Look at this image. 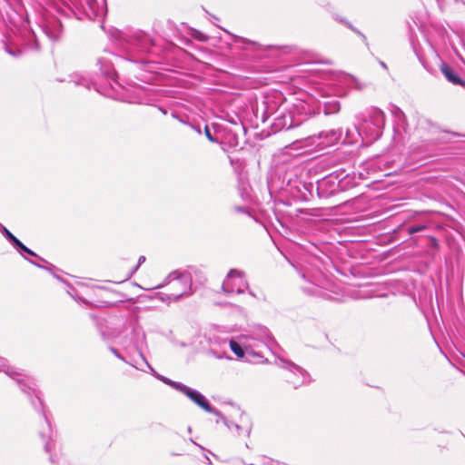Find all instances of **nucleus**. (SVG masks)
<instances>
[{"label":"nucleus","mask_w":465,"mask_h":465,"mask_svg":"<svg viewBox=\"0 0 465 465\" xmlns=\"http://www.w3.org/2000/svg\"><path fill=\"white\" fill-rule=\"evenodd\" d=\"M0 372H4L6 376L15 381L21 391L25 393L30 400L33 408L41 413L45 427L39 431V436L44 442V450L46 453H50L49 460L52 463H57L59 459L56 454H53L55 444L54 441V431L51 427L50 420L45 411V406L41 399V392L37 388V384L31 376L24 373L20 370L11 366L5 358L0 357Z\"/></svg>","instance_id":"f257e3e1"},{"label":"nucleus","mask_w":465,"mask_h":465,"mask_svg":"<svg viewBox=\"0 0 465 465\" xmlns=\"http://www.w3.org/2000/svg\"><path fill=\"white\" fill-rule=\"evenodd\" d=\"M109 35L114 44L129 55L128 60L132 62H143L136 56L151 52L153 46V41L150 35L140 30L113 29Z\"/></svg>","instance_id":"f03ea898"},{"label":"nucleus","mask_w":465,"mask_h":465,"mask_svg":"<svg viewBox=\"0 0 465 465\" xmlns=\"http://www.w3.org/2000/svg\"><path fill=\"white\" fill-rule=\"evenodd\" d=\"M166 285H171L172 292L159 293L160 299L164 302H175L182 296L192 293V275L189 272L173 271L154 289Z\"/></svg>","instance_id":"7ed1b4c3"},{"label":"nucleus","mask_w":465,"mask_h":465,"mask_svg":"<svg viewBox=\"0 0 465 465\" xmlns=\"http://www.w3.org/2000/svg\"><path fill=\"white\" fill-rule=\"evenodd\" d=\"M385 125V114L379 108H371L361 124L357 126L360 136L365 138L367 143L378 140Z\"/></svg>","instance_id":"20e7f679"},{"label":"nucleus","mask_w":465,"mask_h":465,"mask_svg":"<svg viewBox=\"0 0 465 465\" xmlns=\"http://www.w3.org/2000/svg\"><path fill=\"white\" fill-rule=\"evenodd\" d=\"M117 343L129 358L136 352L142 362L147 361L143 354V349L147 347L146 335L142 327L133 326L130 331L118 337Z\"/></svg>","instance_id":"39448f33"},{"label":"nucleus","mask_w":465,"mask_h":465,"mask_svg":"<svg viewBox=\"0 0 465 465\" xmlns=\"http://www.w3.org/2000/svg\"><path fill=\"white\" fill-rule=\"evenodd\" d=\"M70 4L72 12L75 15L77 19L84 17L90 20L102 17L105 11V0H64Z\"/></svg>","instance_id":"423d86ee"},{"label":"nucleus","mask_w":465,"mask_h":465,"mask_svg":"<svg viewBox=\"0 0 465 465\" xmlns=\"http://www.w3.org/2000/svg\"><path fill=\"white\" fill-rule=\"evenodd\" d=\"M275 364L286 371L284 379L293 388L297 389L310 381L307 371L292 361L278 357Z\"/></svg>","instance_id":"0eeeda50"},{"label":"nucleus","mask_w":465,"mask_h":465,"mask_svg":"<svg viewBox=\"0 0 465 465\" xmlns=\"http://www.w3.org/2000/svg\"><path fill=\"white\" fill-rule=\"evenodd\" d=\"M222 290L228 294H241L249 292L250 295L255 297V294L249 290V284L245 279V273L237 269H231L223 280Z\"/></svg>","instance_id":"6e6552de"},{"label":"nucleus","mask_w":465,"mask_h":465,"mask_svg":"<svg viewBox=\"0 0 465 465\" xmlns=\"http://www.w3.org/2000/svg\"><path fill=\"white\" fill-rule=\"evenodd\" d=\"M305 119L306 115H296L294 112L285 108H279L276 111V116L272 124V128L273 132H280L283 129L289 130L292 127L299 126Z\"/></svg>","instance_id":"1a4fd4ad"},{"label":"nucleus","mask_w":465,"mask_h":465,"mask_svg":"<svg viewBox=\"0 0 465 465\" xmlns=\"http://www.w3.org/2000/svg\"><path fill=\"white\" fill-rule=\"evenodd\" d=\"M39 26L41 28V32L51 41L58 40L63 32L61 21L54 16H47L44 18Z\"/></svg>","instance_id":"9d476101"},{"label":"nucleus","mask_w":465,"mask_h":465,"mask_svg":"<svg viewBox=\"0 0 465 465\" xmlns=\"http://www.w3.org/2000/svg\"><path fill=\"white\" fill-rule=\"evenodd\" d=\"M179 387L181 388L179 391L186 395L192 401L203 409L205 411L214 415H220V411L212 407L207 399L200 391L193 390L184 384Z\"/></svg>","instance_id":"9b49d317"},{"label":"nucleus","mask_w":465,"mask_h":465,"mask_svg":"<svg viewBox=\"0 0 465 465\" xmlns=\"http://www.w3.org/2000/svg\"><path fill=\"white\" fill-rule=\"evenodd\" d=\"M114 59L116 61L120 60L119 57L108 52H104L97 58V65L101 74L108 80H114L116 77Z\"/></svg>","instance_id":"f8f14e48"},{"label":"nucleus","mask_w":465,"mask_h":465,"mask_svg":"<svg viewBox=\"0 0 465 465\" xmlns=\"http://www.w3.org/2000/svg\"><path fill=\"white\" fill-rule=\"evenodd\" d=\"M323 282L324 277L322 272H319L308 279L307 284L303 285L302 288L303 292L308 294L324 297L325 292L322 286Z\"/></svg>","instance_id":"ddd939ff"},{"label":"nucleus","mask_w":465,"mask_h":465,"mask_svg":"<svg viewBox=\"0 0 465 465\" xmlns=\"http://www.w3.org/2000/svg\"><path fill=\"white\" fill-rule=\"evenodd\" d=\"M250 338L259 341L264 347L271 349L274 344V339L272 336L270 331L262 325L254 327L250 333Z\"/></svg>","instance_id":"4468645a"},{"label":"nucleus","mask_w":465,"mask_h":465,"mask_svg":"<svg viewBox=\"0 0 465 465\" xmlns=\"http://www.w3.org/2000/svg\"><path fill=\"white\" fill-rule=\"evenodd\" d=\"M68 82L73 83L75 86H82L88 90L94 88L98 91L95 81L87 74L74 72L68 75Z\"/></svg>","instance_id":"2eb2a0df"},{"label":"nucleus","mask_w":465,"mask_h":465,"mask_svg":"<svg viewBox=\"0 0 465 465\" xmlns=\"http://www.w3.org/2000/svg\"><path fill=\"white\" fill-rule=\"evenodd\" d=\"M341 132L340 130L331 129L321 132L318 135V138L323 139L324 141H322V143L324 146H328L338 142L339 139L341 138Z\"/></svg>","instance_id":"dca6fc26"},{"label":"nucleus","mask_w":465,"mask_h":465,"mask_svg":"<svg viewBox=\"0 0 465 465\" xmlns=\"http://www.w3.org/2000/svg\"><path fill=\"white\" fill-rule=\"evenodd\" d=\"M145 90L142 87H134L133 90L127 91L126 97L124 101L130 104H143L144 102Z\"/></svg>","instance_id":"f3484780"},{"label":"nucleus","mask_w":465,"mask_h":465,"mask_svg":"<svg viewBox=\"0 0 465 465\" xmlns=\"http://www.w3.org/2000/svg\"><path fill=\"white\" fill-rule=\"evenodd\" d=\"M440 71L447 80L453 84L465 85V82L446 64H442Z\"/></svg>","instance_id":"a211bd4d"},{"label":"nucleus","mask_w":465,"mask_h":465,"mask_svg":"<svg viewBox=\"0 0 465 465\" xmlns=\"http://www.w3.org/2000/svg\"><path fill=\"white\" fill-rule=\"evenodd\" d=\"M109 350L117 359L121 360L122 361L131 365L132 367H134L137 370L145 371V370L141 367L139 361L135 357L131 356V358H129L128 355L124 356L114 347H110Z\"/></svg>","instance_id":"6ab92c4d"},{"label":"nucleus","mask_w":465,"mask_h":465,"mask_svg":"<svg viewBox=\"0 0 465 465\" xmlns=\"http://www.w3.org/2000/svg\"><path fill=\"white\" fill-rule=\"evenodd\" d=\"M145 367L150 371V372L156 378L158 379L159 381H163V383L173 387V389L177 390V391H180L181 388L179 386H183V384L181 383V382H178V381H173L172 380H170L169 378L167 377H164L161 374H159L158 372L155 371V370L150 365V363L148 361H145L144 363Z\"/></svg>","instance_id":"aec40b11"},{"label":"nucleus","mask_w":465,"mask_h":465,"mask_svg":"<svg viewBox=\"0 0 465 465\" xmlns=\"http://www.w3.org/2000/svg\"><path fill=\"white\" fill-rule=\"evenodd\" d=\"M341 105L340 102L336 99H331L327 101L323 104V112L325 114H336L340 111Z\"/></svg>","instance_id":"412c9836"},{"label":"nucleus","mask_w":465,"mask_h":465,"mask_svg":"<svg viewBox=\"0 0 465 465\" xmlns=\"http://www.w3.org/2000/svg\"><path fill=\"white\" fill-rule=\"evenodd\" d=\"M0 232L9 242V243L15 248L20 242L5 226L0 223Z\"/></svg>","instance_id":"4be33fe9"},{"label":"nucleus","mask_w":465,"mask_h":465,"mask_svg":"<svg viewBox=\"0 0 465 465\" xmlns=\"http://www.w3.org/2000/svg\"><path fill=\"white\" fill-rule=\"evenodd\" d=\"M15 249L16 251H18L19 252H25L30 256H33V257H35L37 258L40 262H43L45 263H48V262L46 260H45L44 258L38 256L34 251H32L31 249L27 248L21 241L18 242V245H16L15 247Z\"/></svg>","instance_id":"5701e85b"},{"label":"nucleus","mask_w":465,"mask_h":465,"mask_svg":"<svg viewBox=\"0 0 465 465\" xmlns=\"http://www.w3.org/2000/svg\"><path fill=\"white\" fill-rule=\"evenodd\" d=\"M229 346L238 358H242L244 356V350L237 341L230 340Z\"/></svg>","instance_id":"b1692460"},{"label":"nucleus","mask_w":465,"mask_h":465,"mask_svg":"<svg viewBox=\"0 0 465 465\" xmlns=\"http://www.w3.org/2000/svg\"><path fill=\"white\" fill-rule=\"evenodd\" d=\"M217 416H218V417H220V418L222 419V420H223V423L228 427V429H229V430H232L234 429V430H236V433H237V434H240V433H241V431H240V430H242V428H241V426H240V425H238V424H236V423H234V422H232V421H228V420H226V418H225V417H223V416L222 415V413H221V412H220V415H217Z\"/></svg>","instance_id":"393cba45"},{"label":"nucleus","mask_w":465,"mask_h":465,"mask_svg":"<svg viewBox=\"0 0 465 465\" xmlns=\"http://www.w3.org/2000/svg\"><path fill=\"white\" fill-rule=\"evenodd\" d=\"M425 229H427L426 225L420 224V225L410 226V227H408L407 231H408V233L411 235L416 232H422Z\"/></svg>","instance_id":"a878e982"},{"label":"nucleus","mask_w":465,"mask_h":465,"mask_svg":"<svg viewBox=\"0 0 465 465\" xmlns=\"http://www.w3.org/2000/svg\"><path fill=\"white\" fill-rule=\"evenodd\" d=\"M232 210L236 213H243V214H246V215H250V212L248 211L247 208L243 207V206H238V205H235L232 207Z\"/></svg>","instance_id":"bb28decb"},{"label":"nucleus","mask_w":465,"mask_h":465,"mask_svg":"<svg viewBox=\"0 0 465 465\" xmlns=\"http://www.w3.org/2000/svg\"><path fill=\"white\" fill-rule=\"evenodd\" d=\"M27 261L32 263L33 265L38 267V268H41V269H45L46 271H49V272H52V270L54 268V265H51L50 267H46V266H44V265H41L39 263H37L36 262L31 260V259H27Z\"/></svg>","instance_id":"cd10ccee"},{"label":"nucleus","mask_w":465,"mask_h":465,"mask_svg":"<svg viewBox=\"0 0 465 465\" xmlns=\"http://www.w3.org/2000/svg\"><path fill=\"white\" fill-rule=\"evenodd\" d=\"M346 25L351 29L353 32H355L356 34H358L359 35L361 36L362 40L367 44V38L366 36L361 33L360 32L357 28H355L350 23H346Z\"/></svg>","instance_id":"c85d7f7f"},{"label":"nucleus","mask_w":465,"mask_h":465,"mask_svg":"<svg viewBox=\"0 0 465 465\" xmlns=\"http://www.w3.org/2000/svg\"><path fill=\"white\" fill-rule=\"evenodd\" d=\"M246 350L247 351L253 355L254 357L258 358V359H262L263 356L262 355L261 351H254L253 350L251 349V344L249 343L246 347Z\"/></svg>","instance_id":"c756f323"},{"label":"nucleus","mask_w":465,"mask_h":465,"mask_svg":"<svg viewBox=\"0 0 465 465\" xmlns=\"http://www.w3.org/2000/svg\"><path fill=\"white\" fill-rule=\"evenodd\" d=\"M204 134H205L206 138L210 142H212V143H215L216 142V139L213 136V134H211V131H210V129H209V127L207 125H205Z\"/></svg>","instance_id":"7c9ffc66"},{"label":"nucleus","mask_w":465,"mask_h":465,"mask_svg":"<svg viewBox=\"0 0 465 465\" xmlns=\"http://www.w3.org/2000/svg\"><path fill=\"white\" fill-rule=\"evenodd\" d=\"M210 353H211L213 356H214L215 358H217V359H223V358H225V352H223V353H219V352H218V351H216L213 348H212V349L210 350Z\"/></svg>","instance_id":"2f4dec72"},{"label":"nucleus","mask_w":465,"mask_h":465,"mask_svg":"<svg viewBox=\"0 0 465 465\" xmlns=\"http://www.w3.org/2000/svg\"><path fill=\"white\" fill-rule=\"evenodd\" d=\"M234 38H235V40H234V41H235L236 43H242V44H244V45H245V44H252V45H254V43H253V42H252V41H250V40H247V39H245V38H242V37H239V36H234Z\"/></svg>","instance_id":"473e14b6"},{"label":"nucleus","mask_w":465,"mask_h":465,"mask_svg":"<svg viewBox=\"0 0 465 465\" xmlns=\"http://www.w3.org/2000/svg\"><path fill=\"white\" fill-rule=\"evenodd\" d=\"M145 262V256H140L138 258L137 265L134 267L133 272H136L138 268Z\"/></svg>","instance_id":"72a5a7b5"},{"label":"nucleus","mask_w":465,"mask_h":465,"mask_svg":"<svg viewBox=\"0 0 465 465\" xmlns=\"http://www.w3.org/2000/svg\"><path fill=\"white\" fill-rule=\"evenodd\" d=\"M32 35H33V37L35 38V49H39V40H38V37L35 35V33H32Z\"/></svg>","instance_id":"f704fd0d"},{"label":"nucleus","mask_w":465,"mask_h":465,"mask_svg":"<svg viewBox=\"0 0 465 465\" xmlns=\"http://www.w3.org/2000/svg\"><path fill=\"white\" fill-rule=\"evenodd\" d=\"M6 50H7V52L9 53V54H11V55H13V56H16V55H18L19 54H21V51H20V50L17 52V54H16V53L12 52L9 48H6Z\"/></svg>","instance_id":"c9c22d12"},{"label":"nucleus","mask_w":465,"mask_h":465,"mask_svg":"<svg viewBox=\"0 0 465 465\" xmlns=\"http://www.w3.org/2000/svg\"><path fill=\"white\" fill-rule=\"evenodd\" d=\"M74 299H75V300H77V301H80V302H84V303L88 304V302H87V301H85L84 299H82V298H74Z\"/></svg>","instance_id":"e433bc0d"},{"label":"nucleus","mask_w":465,"mask_h":465,"mask_svg":"<svg viewBox=\"0 0 465 465\" xmlns=\"http://www.w3.org/2000/svg\"><path fill=\"white\" fill-rule=\"evenodd\" d=\"M380 64H381V66L382 68L387 69V65H386V64H385L384 62L380 61Z\"/></svg>","instance_id":"4c0bfd02"},{"label":"nucleus","mask_w":465,"mask_h":465,"mask_svg":"<svg viewBox=\"0 0 465 465\" xmlns=\"http://www.w3.org/2000/svg\"><path fill=\"white\" fill-rule=\"evenodd\" d=\"M90 318H91L92 320H94V321H96V320H97V317H96L94 314H93V313H91V314H90Z\"/></svg>","instance_id":"58836bf2"},{"label":"nucleus","mask_w":465,"mask_h":465,"mask_svg":"<svg viewBox=\"0 0 465 465\" xmlns=\"http://www.w3.org/2000/svg\"><path fill=\"white\" fill-rule=\"evenodd\" d=\"M193 129H195V131L198 133V134H201V129L200 127H193Z\"/></svg>","instance_id":"ea45409f"},{"label":"nucleus","mask_w":465,"mask_h":465,"mask_svg":"<svg viewBox=\"0 0 465 465\" xmlns=\"http://www.w3.org/2000/svg\"><path fill=\"white\" fill-rule=\"evenodd\" d=\"M205 460L209 464H212V461L208 456H205Z\"/></svg>","instance_id":"a19ab883"},{"label":"nucleus","mask_w":465,"mask_h":465,"mask_svg":"<svg viewBox=\"0 0 465 465\" xmlns=\"http://www.w3.org/2000/svg\"><path fill=\"white\" fill-rule=\"evenodd\" d=\"M302 278L307 279V275L305 273H302Z\"/></svg>","instance_id":"79ce46f5"},{"label":"nucleus","mask_w":465,"mask_h":465,"mask_svg":"<svg viewBox=\"0 0 465 465\" xmlns=\"http://www.w3.org/2000/svg\"><path fill=\"white\" fill-rule=\"evenodd\" d=\"M300 106H301L302 109L304 108V104H301Z\"/></svg>","instance_id":"37998d69"},{"label":"nucleus","mask_w":465,"mask_h":465,"mask_svg":"<svg viewBox=\"0 0 465 465\" xmlns=\"http://www.w3.org/2000/svg\"><path fill=\"white\" fill-rule=\"evenodd\" d=\"M160 110H161L163 114H166V111H165V110H163V109H162V108H160Z\"/></svg>","instance_id":"c03bdc74"},{"label":"nucleus","mask_w":465,"mask_h":465,"mask_svg":"<svg viewBox=\"0 0 465 465\" xmlns=\"http://www.w3.org/2000/svg\"><path fill=\"white\" fill-rule=\"evenodd\" d=\"M54 276L56 279H59V280H60V277H59V276H57V275H55V274H54Z\"/></svg>","instance_id":"a18cd8bd"},{"label":"nucleus","mask_w":465,"mask_h":465,"mask_svg":"<svg viewBox=\"0 0 465 465\" xmlns=\"http://www.w3.org/2000/svg\"><path fill=\"white\" fill-rule=\"evenodd\" d=\"M190 440L192 441V443L196 444V442L194 440H193L192 439H190Z\"/></svg>","instance_id":"49530a36"}]
</instances>
